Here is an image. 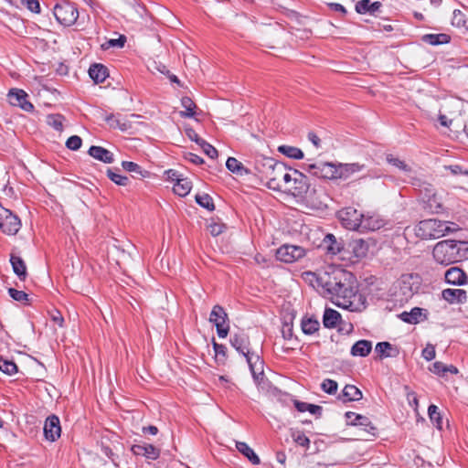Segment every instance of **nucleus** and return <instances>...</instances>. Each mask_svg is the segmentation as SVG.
<instances>
[{
  "label": "nucleus",
  "instance_id": "3",
  "mask_svg": "<svg viewBox=\"0 0 468 468\" xmlns=\"http://www.w3.org/2000/svg\"><path fill=\"white\" fill-rule=\"evenodd\" d=\"M459 245H465V242H456L452 239L438 242L432 250L434 260L445 266L459 261L463 256L460 253L461 248Z\"/></svg>",
  "mask_w": 468,
  "mask_h": 468
},
{
  "label": "nucleus",
  "instance_id": "54",
  "mask_svg": "<svg viewBox=\"0 0 468 468\" xmlns=\"http://www.w3.org/2000/svg\"><path fill=\"white\" fill-rule=\"evenodd\" d=\"M126 42V37L121 35L118 38L110 39L105 44L102 45V48H122Z\"/></svg>",
  "mask_w": 468,
  "mask_h": 468
},
{
  "label": "nucleus",
  "instance_id": "44",
  "mask_svg": "<svg viewBox=\"0 0 468 468\" xmlns=\"http://www.w3.org/2000/svg\"><path fill=\"white\" fill-rule=\"evenodd\" d=\"M319 322L317 320L308 318L302 321V330L305 335H312L319 329Z\"/></svg>",
  "mask_w": 468,
  "mask_h": 468
},
{
  "label": "nucleus",
  "instance_id": "52",
  "mask_svg": "<svg viewBox=\"0 0 468 468\" xmlns=\"http://www.w3.org/2000/svg\"><path fill=\"white\" fill-rule=\"evenodd\" d=\"M303 169L314 176L321 177L322 175V162L313 164H303Z\"/></svg>",
  "mask_w": 468,
  "mask_h": 468
},
{
  "label": "nucleus",
  "instance_id": "48",
  "mask_svg": "<svg viewBox=\"0 0 468 468\" xmlns=\"http://www.w3.org/2000/svg\"><path fill=\"white\" fill-rule=\"evenodd\" d=\"M215 357L218 364H224L227 358V347L224 345L213 342Z\"/></svg>",
  "mask_w": 468,
  "mask_h": 468
},
{
  "label": "nucleus",
  "instance_id": "29",
  "mask_svg": "<svg viewBox=\"0 0 468 468\" xmlns=\"http://www.w3.org/2000/svg\"><path fill=\"white\" fill-rule=\"evenodd\" d=\"M421 40L431 46H438L441 44H448L451 41V37L444 33L426 34L421 37Z\"/></svg>",
  "mask_w": 468,
  "mask_h": 468
},
{
  "label": "nucleus",
  "instance_id": "18",
  "mask_svg": "<svg viewBox=\"0 0 468 468\" xmlns=\"http://www.w3.org/2000/svg\"><path fill=\"white\" fill-rule=\"evenodd\" d=\"M444 277L446 282L452 285H463L467 280L465 272L458 267H452L447 270Z\"/></svg>",
  "mask_w": 468,
  "mask_h": 468
},
{
  "label": "nucleus",
  "instance_id": "47",
  "mask_svg": "<svg viewBox=\"0 0 468 468\" xmlns=\"http://www.w3.org/2000/svg\"><path fill=\"white\" fill-rule=\"evenodd\" d=\"M0 370L6 375L12 376L17 372V366L14 361L0 357Z\"/></svg>",
  "mask_w": 468,
  "mask_h": 468
},
{
  "label": "nucleus",
  "instance_id": "42",
  "mask_svg": "<svg viewBox=\"0 0 468 468\" xmlns=\"http://www.w3.org/2000/svg\"><path fill=\"white\" fill-rule=\"evenodd\" d=\"M351 424L355 426H363L365 427L366 431L372 434H374L376 431V428L371 424V421L366 416L356 415V419L351 420Z\"/></svg>",
  "mask_w": 468,
  "mask_h": 468
},
{
  "label": "nucleus",
  "instance_id": "16",
  "mask_svg": "<svg viewBox=\"0 0 468 468\" xmlns=\"http://www.w3.org/2000/svg\"><path fill=\"white\" fill-rule=\"evenodd\" d=\"M103 120L112 129H119L122 132H126L132 128V122L126 117H121L119 114L105 115Z\"/></svg>",
  "mask_w": 468,
  "mask_h": 468
},
{
  "label": "nucleus",
  "instance_id": "1",
  "mask_svg": "<svg viewBox=\"0 0 468 468\" xmlns=\"http://www.w3.org/2000/svg\"><path fill=\"white\" fill-rule=\"evenodd\" d=\"M304 279L336 306L351 312L366 308L365 298L357 292V281L353 273L334 265L316 271L304 272Z\"/></svg>",
  "mask_w": 468,
  "mask_h": 468
},
{
  "label": "nucleus",
  "instance_id": "9",
  "mask_svg": "<svg viewBox=\"0 0 468 468\" xmlns=\"http://www.w3.org/2000/svg\"><path fill=\"white\" fill-rule=\"evenodd\" d=\"M228 314L224 308L220 305H215L210 313L209 321L216 325L218 335L225 338L229 330V324H226Z\"/></svg>",
  "mask_w": 468,
  "mask_h": 468
},
{
  "label": "nucleus",
  "instance_id": "61",
  "mask_svg": "<svg viewBox=\"0 0 468 468\" xmlns=\"http://www.w3.org/2000/svg\"><path fill=\"white\" fill-rule=\"evenodd\" d=\"M436 352L434 346L428 344L426 347L422 350V356L427 361H431L435 358Z\"/></svg>",
  "mask_w": 468,
  "mask_h": 468
},
{
  "label": "nucleus",
  "instance_id": "7",
  "mask_svg": "<svg viewBox=\"0 0 468 468\" xmlns=\"http://www.w3.org/2000/svg\"><path fill=\"white\" fill-rule=\"evenodd\" d=\"M361 212L354 207H348L338 211L337 216L342 225L349 230H358L361 224Z\"/></svg>",
  "mask_w": 468,
  "mask_h": 468
},
{
  "label": "nucleus",
  "instance_id": "40",
  "mask_svg": "<svg viewBox=\"0 0 468 468\" xmlns=\"http://www.w3.org/2000/svg\"><path fill=\"white\" fill-rule=\"evenodd\" d=\"M422 314V309L414 307L410 312H403L399 317L402 321L408 324H417L420 322V318Z\"/></svg>",
  "mask_w": 468,
  "mask_h": 468
},
{
  "label": "nucleus",
  "instance_id": "14",
  "mask_svg": "<svg viewBox=\"0 0 468 468\" xmlns=\"http://www.w3.org/2000/svg\"><path fill=\"white\" fill-rule=\"evenodd\" d=\"M131 451L134 455L144 456L149 460H156L160 456V450L148 443L133 444Z\"/></svg>",
  "mask_w": 468,
  "mask_h": 468
},
{
  "label": "nucleus",
  "instance_id": "15",
  "mask_svg": "<svg viewBox=\"0 0 468 468\" xmlns=\"http://www.w3.org/2000/svg\"><path fill=\"white\" fill-rule=\"evenodd\" d=\"M277 164L273 158L259 156L255 159L254 168L256 172L262 177L267 179L269 173H271L272 167Z\"/></svg>",
  "mask_w": 468,
  "mask_h": 468
},
{
  "label": "nucleus",
  "instance_id": "64",
  "mask_svg": "<svg viewBox=\"0 0 468 468\" xmlns=\"http://www.w3.org/2000/svg\"><path fill=\"white\" fill-rule=\"evenodd\" d=\"M165 173L167 175L168 180L173 181L175 183L177 182V179H180L182 177L181 175L174 169H169Z\"/></svg>",
  "mask_w": 468,
  "mask_h": 468
},
{
  "label": "nucleus",
  "instance_id": "34",
  "mask_svg": "<svg viewBox=\"0 0 468 468\" xmlns=\"http://www.w3.org/2000/svg\"><path fill=\"white\" fill-rule=\"evenodd\" d=\"M227 168L237 175H248L250 171L246 168L241 162H239L235 157H229L226 162Z\"/></svg>",
  "mask_w": 468,
  "mask_h": 468
},
{
  "label": "nucleus",
  "instance_id": "19",
  "mask_svg": "<svg viewBox=\"0 0 468 468\" xmlns=\"http://www.w3.org/2000/svg\"><path fill=\"white\" fill-rule=\"evenodd\" d=\"M231 346L240 354L245 356L250 352V339L244 333L234 334L230 337Z\"/></svg>",
  "mask_w": 468,
  "mask_h": 468
},
{
  "label": "nucleus",
  "instance_id": "49",
  "mask_svg": "<svg viewBox=\"0 0 468 468\" xmlns=\"http://www.w3.org/2000/svg\"><path fill=\"white\" fill-rule=\"evenodd\" d=\"M428 414L431 420L436 425L438 429H441L442 419L441 413L438 411V407L435 405L429 406Z\"/></svg>",
  "mask_w": 468,
  "mask_h": 468
},
{
  "label": "nucleus",
  "instance_id": "23",
  "mask_svg": "<svg viewBox=\"0 0 468 468\" xmlns=\"http://www.w3.org/2000/svg\"><path fill=\"white\" fill-rule=\"evenodd\" d=\"M89 154L105 164H112L114 161L113 154L101 146H90L89 149Z\"/></svg>",
  "mask_w": 468,
  "mask_h": 468
},
{
  "label": "nucleus",
  "instance_id": "62",
  "mask_svg": "<svg viewBox=\"0 0 468 468\" xmlns=\"http://www.w3.org/2000/svg\"><path fill=\"white\" fill-rule=\"evenodd\" d=\"M224 226L221 224L213 223L208 226L209 232L212 236H218L223 232Z\"/></svg>",
  "mask_w": 468,
  "mask_h": 468
},
{
  "label": "nucleus",
  "instance_id": "6",
  "mask_svg": "<svg viewBox=\"0 0 468 468\" xmlns=\"http://www.w3.org/2000/svg\"><path fill=\"white\" fill-rule=\"evenodd\" d=\"M290 177L291 183L285 186L283 191H288L297 197H304L310 187L307 176L302 172L293 169L291 172Z\"/></svg>",
  "mask_w": 468,
  "mask_h": 468
},
{
  "label": "nucleus",
  "instance_id": "22",
  "mask_svg": "<svg viewBox=\"0 0 468 468\" xmlns=\"http://www.w3.org/2000/svg\"><path fill=\"white\" fill-rule=\"evenodd\" d=\"M360 221L361 224L359 225V229L357 230L360 232L367 230L374 231L379 229L383 225L382 220L379 219L378 217L364 214H362Z\"/></svg>",
  "mask_w": 468,
  "mask_h": 468
},
{
  "label": "nucleus",
  "instance_id": "36",
  "mask_svg": "<svg viewBox=\"0 0 468 468\" xmlns=\"http://www.w3.org/2000/svg\"><path fill=\"white\" fill-rule=\"evenodd\" d=\"M386 161L392 166L396 167L399 171L404 172L407 175H410L412 171L410 165L405 163V161L399 159L397 156H394L391 154L386 155Z\"/></svg>",
  "mask_w": 468,
  "mask_h": 468
},
{
  "label": "nucleus",
  "instance_id": "20",
  "mask_svg": "<svg viewBox=\"0 0 468 468\" xmlns=\"http://www.w3.org/2000/svg\"><path fill=\"white\" fill-rule=\"evenodd\" d=\"M441 295L449 303H463L467 300V293L463 289H444Z\"/></svg>",
  "mask_w": 468,
  "mask_h": 468
},
{
  "label": "nucleus",
  "instance_id": "55",
  "mask_svg": "<svg viewBox=\"0 0 468 468\" xmlns=\"http://www.w3.org/2000/svg\"><path fill=\"white\" fill-rule=\"evenodd\" d=\"M63 117L61 115H49L48 117V123L57 131L63 129Z\"/></svg>",
  "mask_w": 468,
  "mask_h": 468
},
{
  "label": "nucleus",
  "instance_id": "4",
  "mask_svg": "<svg viewBox=\"0 0 468 468\" xmlns=\"http://www.w3.org/2000/svg\"><path fill=\"white\" fill-rule=\"evenodd\" d=\"M292 169L282 162H277L267 177L266 186L274 191H283L286 185L291 183V172Z\"/></svg>",
  "mask_w": 468,
  "mask_h": 468
},
{
  "label": "nucleus",
  "instance_id": "26",
  "mask_svg": "<svg viewBox=\"0 0 468 468\" xmlns=\"http://www.w3.org/2000/svg\"><path fill=\"white\" fill-rule=\"evenodd\" d=\"M10 262L14 272L21 281H25L27 276V266L21 257L11 254Z\"/></svg>",
  "mask_w": 468,
  "mask_h": 468
},
{
  "label": "nucleus",
  "instance_id": "63",
  "mask_svg": "<svg viewBox=\"0 0 468 468\" xmlns=\"http://www.w3.org/2000/svg\"><path fill=\"white\" fill-rule=\"evenodd\" d=\"M187 136L194 142H196L199 146L201 145V142L205 141L200 138L197 133L193 129H186V131Z\"/></svg>",
  "mask_w": 468,
  "mask_h": 468
},
{
  "label": "nucleus",
  "instance_id": "59",
  "mask_svg": "<svg viewBox=\"0 0 468 468\" xmlns=\"http://www.w3.org/2000/svg\"><path fill=\"white\" fill-rule=\"evenodd\" d=\"M21 4L33 13H40V5L37 0H21Z\"/></svg>",
  "mask_w": 468,
  "mask_h": 468
},
{
  "label": "nucleus",
  "instance_id": "25",
  "mask_svg": "<svg viewBox=\"0 0 468 468\" xmlns=\"http://www.w3.org/2000/svg\"><path fill=\"white\" fill-rule=\"evenodd\" d=\"M339 399L344 402L358 401L362 399V392L354 385H346Z\"/></svg>",
  "mask_w": 468,
  "mask_h": 468
},
{
  "label": "nucleus",
  "instance_id": "30",
  "mask_svg": "<svg viewBox=\"0 0 468 468\" xmlns=\"http://www.w3.org/2000/svg\"><path fill=\"white\" fill-rule=\"evenodd\" d=\"M375 349L381 357H395L399 355V349L388 342L378 343Z\"/></svg>",
  "mask_w": 468,
  "mask_h": 468
},
{
  "label": "nucleus",
  "instance_id": "28",
  "mask_svg": "<svg viewBox=\"0 0 468 468\" xmlns=\"http://www.w3.org/2000/svg\"><path fill=\"white\" fill-rule=\"evenodd\" d=\"M372 349V343L368 340H359L351 348V355L354 356H367Z\"/></svg>",
  "mask_w": 468,
  "mask_h": 468
},
{
  "label": "nucleus",
  "instance_id": "60",
  "mask_svg": "<svg viewBox=\"0 0 468 468\" xmlns=\"http://www.w3.org/2000/svg\"><path fill=\"white\" fill-rule=\"evenodd\" d=\"M292 438L297 444L306 448L309 447L310 440L303 432H297L296 434H292Z\"/></svg>",
  "mask_w": 468,
  "mask_h": 468
},
{
  "label": "nucleus",
  "instance_id": "46",
  "mask_svg": "<svg viewBox=\"0 0 468 468\" xmlns=\"http://www.w3.org/2000/svg\"><path fill=\"white\" fill-rule=\"evenodd\" d=\"M197 203L202 207L207 208L209 211L215 209L212 197L207 194H199L196 196Z\"/></svg>",
  "mask_w": 468,
  "mask_h": 468
},
{
  "label": "nucleus",
  "instance_id": "24",
  "mask_svg": "<svg viewBox=\"0 0 468 468\" xmlns=\"http://www.w3.org/2000/svg\"><path fill=\"white\" fill-rule=\"evenodd\" d=\"M381 3L378 1L371 3L370 0H360L356 4L355 9L356 13L364 15H374L381 7Z\"/></svg>",
  "mask_w": 468,
  "mask_h": 468
},
{
  "label": "nucleus",
  "instance_id": "5",
  "mask_svg": "<svg viewBox=\"0 0 468 468\" xmlns=\"http://www.w3.org/2000/svg\"><path fill=\"white\" fill-rule=\"evenodd\" d=\"M53 14L58 22L66 27L72 26L79 17L76 5L66 0H61L54 6Z\"/></svg>",
  "mask_w": 468,
  "mask_h": 468
},
{
  "label": "nucleus",
  "instance_id": "12",
  "mask_svg": "<svg viewBox=\"0 0 468 468\" xmlns=\"http://www.w3.org/2000/svg\"><path fill=\"white\" fill-rule=\"evenodd\" d=\"M8 100L13 106L20 107L26 112H32L34 106L27 101V94L23 90L12 89L8 92Z\"/></svg>",
  "mask_w": 468,
  "mask_h": 468
},
{
  "label": "nucleus",
  "instance_id": "53",
  "mask_svg": "<svg viewBox=\"0 0 468 468\" xmlns=\"http://www.w3.org/2000/svg\"><path fill=\"white\" fill-rule=\"evenodd\" d=\"M337 388V382L330 378L324 379L321 384L322 390L330 395L335 394Z\"/></svg>",
  "mask_w": 468,
  "mask_h": 468
},
{
  "label": "nucleus",
  "instance_id": "39",
  "mask_svg": "<svg viewBox=\"0 0 468 468\" xmlns=\"http://www.w3.org/2000/svg\"><path fill=\"white\" fill-rule=\"evenodd\" d=\"M352 252L356 258H364L367 254L368 251V244L359 239H356L351 243Z\"/></svg>",
  "mask_w": 468,
  "mask_h": 468
},
{
  "label": "nucleus",
  "instance_id": "38",
  "mask_svg": "<svg viewBox=\"0 0 468 468\" xmlns=\"http://www.w3.org/2000/svg\"><path fill=\"white\" fill-rule=\"evenodd\" d=\"M191 188V182L187 178L184 177L177 179V182L175 183L173 186L174 192L180 197L186 196L190 192Z\"/></svg>",
  "mask_w": 468,
  "mask_h": 468
},
{
  "label": "nucleus",
  "instance_id": "31",
  "mask_svg": "<svg viewBox=\"0 0 468 468\" xmlns=\"http://www.w3.org/2000/svg\"><path fill=\"white\" fill-rule=\"evenodd\" d=\"M341 319V314L331 308H326L324 313L323 323L326 328H335Z\"/></svg>",
  "mask_w": 468,
  "mask_h": 468
},
{
  "label": "nucleus",
  "instance_id": "11",
  "mask_svg": "<svg viewBox=\"0 0 468 468\" xmlns=\"http://www.w3.org/2000/svg\"><path fill=\"white\" fill-rule=\"evenodd\" d=\"M420 284L419 275L413 273L403 274L399 281V290L405 298L411 297L419 290Z\"/></svg>",
  "mask_w": 468,
  "mask_h": 468
},
{
  "label": "nucleus",
  "instance_id": "57",
  "mask_svg": "<svg viewBox=\"0 0 468 468\" xmlns=\"http://www.w3.org/2000/svg\"><path fill=\"white\" fill-rule=\"evenodd\" d=\"M82 140L80 136L72 135L67 140L66 146L70 150L76 151L80 148Z\"/></svg>",
  "mask_w": 468,
  "mask_h": 468
},
{
  "label": "nucleus",
  "instance_id": "8",
  "mask_svg": "<svg viewBox=\"0 0 468 468\" xmlns=\"http://www.w3.org/2000/svg\"><path fill=\"white\" fill-rule=\"evenodd\" d=\"M305 255V250L301 246L285 244L281 246L276 251V258L280 261L292 263Z\"/></svg>",
  "mask_w": 468,
  "mask_h": 468
},
{
  "label": "nucleus",
  "instance_id": "27",
  "mask_svg": "<svg viewBox=\"0 0 468 468\" xmlns=\"http://www.w3.org/2000/svg\"><path fill=\"white\" fill-rule=\"evenodd\" d=\"M89 75L95 83H101L108 77V69L102 64H93L90 67Z\"/></svg>",
  "mask_w": 468,
  "mask_h": 468
},
{
  "label": "nucleus",
  "instance_id": "10",
  "mask_svg": "<svg viewBox=\"0 0 468 468\" xmlns=\"http://www.w3.org/2000/svg\"><path fill=\"white\" fill-rule=\"evenodd\" d=\"M20 227L19 218L14 215L11 210L2 208L0 211V229L3 232L8 235H15L18 232Z\"/></svg>",
  "mask_w": 468,
  "mask_h": 468
},
{
  "label": "nucleus",
  "instance_id": "51",
  "mask_svg": "<svg viewBox=\"0 0 468 468\" xmlns=\"http://www.w3.org/2000/svg\"><path fill=\"white\" fill-rule=\"evenodd\" d=\"M9 296L16 302L23 303H29L28 294L23 291H18L14 288L8 290Z\"/></svg>",
  "mask_w": 468,
  "mask_h": 468
},
{
  "label": "nucleus",
  "instance_id": "50",
  "mask_svg": "<svg viewBox=\"0 0 468 468\" xmlns=\"http://www.w3.org/2000/svg\"><path fill=\"white\" fill-rule=\"evenodd\" d=\"M108 177L118 186H125L129 184V178L125 176L113 172L112 169L107 170Z\"/></svg>",
  "mask_w": 468,
  "mask_h": 468
},
{
  "label": "nucleus",
  "instance_id": "43",
  "mask_svg": "<svg viewBox=\"0 0 468 468\" xmlns=\"http://www.w3.org/2000/svg\"><path fill=\"white\" fill-rule=\"evenodd\" d=\"M324 242L328 244L327 250L329 253L335 255L341 251V244L337 242L333 234H327L325 236Z\"/></svg>",
  "mask_w": 468,
  "mask_h": 468
},
{
  "label": "nucleus",
  "instance_id": "41",
  "mask_svg": "<svg viewBox=\"0 0 468 468\" xmlns=\"http://www.w3.org/2000/svg\"><path fill=\"white\" fill-rule=\"evenodd\" d=\"M320 178L337 179V165L322 162V175Z\"/></svg>",
  "mask_w": 468,
  "mask_h": 468
},
{
  "label": "nucleus",
  "instance_id": "56",
  "mask_svg": "<svg viewBox=\"0 0 468 468\" xmlns=\"http://www.w3.org/2000/svg\"><path fill=\"white\" fill-rule=\"evenodd\" d=\"M200 147L202 148L204 153L211 159H215L218 157V150L207 142L202 141Z\"/></svg>",
  "mask_w": 468,
  "mask_h": 468
},
{
  "label": "nucleus",
  "instance_id": "33",
  "mask_svg": "<svg viewBox=\"0 0 468 468\" xmlns=\"http://www.w3.org/2000/svg\"><path fill=\"white\" fill-rule=\"evenodd\" d=\"M236 448L240 453H242L244 456H246L251 462V463H253V464L260 463L261 461H260L259 456L254 452V451L246 442L237 441Z\"/></svg>",
  "mask_w": 468,
  "mask_h": 468
},
{
  "label": "nucleus",
  "instance_id": "35",
  "mask_svg": "<svg viewBox=\"0 0 468 468\" xmlns=\"http://www.w3.org/2000/svg\"><path fill=\"white\" fill-rule=\"evenodd\" d=\"M278 152L289 158L295 160H301L304 156L303 151L300 148L292 145H280L278 147Z\"/></svg>",
  "mask_w": 468,
  "mask_h": 468
},
{
  "label": "nucleus",
  "instance_id": "32",
  "mask_svg": "<svg viewBox=\"0 0 468 468\" xmlns=\"http://www.w3.org/2000/svg\"><path fill=\"white\" fill-rule=\"evenodd\" d=\"M452 25L461 29L463 33L468 32V20L459 9H455L452 13Z\"/></svg>",
  "mask_w": 468,
  "mask_h": 468
},
{
  "label": "nucleus",
  "instance_id": "37",
  "mask_svg": "<svg viewBox=\"0 0 468 468\" xmlns=\"http://www.w3.org/2000/svg\"><path fill=\"white\" fill-rule=\"evenodd\" d=\"M181 105L185 111L180 112V116L184 118H191L196 114L197 105L189 97H183L181 99Z\"/></svg>",
  "mask_w": 468,
  "mask_h": 468
},
{
  "label": "nucleus",
  "instance_id": "58",
  "mask_svg": "<svg viewBox=\"0 0 468 468\" xmlns=\"http://www.w3.org/2000/svg\"><path fill=\"white\" fill-rule=\"evenodd\" d=\"M429 369L431 373L438 376H444L446 374V365L440 361L434 362Z\"/></svg>",
  "mask_w": 468,
  "mask_h": 468
},
{
  "label": "nucleus",
  "instance_id": "21",
  "mask_svg": "<svg viewBox=\"0 0 468 468\" xmlns=\"http://www.w3.org/2000/svg\"><path fill=\"white\" fill-rule=\"evenodd\" d=\"M244 356L254 378H258L260 375L263 374V361L259 355L250 351Z\"/></svg>",
  "mask_w": 468,
  "mask_h": 468
},
{
  "label": "nucleus",
  "instance_id": "45",
  "mask_svg": "<svg viewBox=\"0 0 468 468\" xmlns=\"http://www.w3.org/2000/svg\"><path fill=\"white\" fill-rule=\"evenodd\" d=\"M122 166L124 170L139 175L141 177H145L148 175L147 171L143 170L139 165L133 162L123 161Z\"/></svg>",
  "mask_w": 468,
  "mask_h": 468
},
{
  "label": "nucleus",
  "instance_id": "2",
  "mask_svg": "<svg viewBox=\"0 0 468 468\" xmlns=\"http://www.w3.org/2000/svg\"><path fill=\"white\" fill-rule=\"evenodd\" d=\"M456 224L435 218L421 220L416 227V234L423 239H439L449 232L457 230Z\"/></svg>",
  "mask_w": 468,
  "mask_h": 468
},
{
  "label": "nucleus",
  "instance_id": "13",
  "mask_svg": "<svg viewBox=\"0 0 468 468\" xmlns=\"http://www.w3.org/2000/svg\"><path fill=\"white\" fill-rule=\"evenodd\" d=\"M60 433L61 427L59 419L55 415L48 417L44 424V434L46 439L50 441H55L60 437Z\"/></svg>",
  "mask_w": 468,
  "mask_h": 468
},
{
  "label": "nucleus",
  "instance_id": "17",
  "mask_svg": "<svg viewBox=\"0 0 468 468\" xmlns=\"http://www.w3.org/2000/svg\"><path fill=\"white\" fill-rule=\"evenodd\" d=\"M365 169L364 165L357 163L352 164H338L337 165V179H348L353 175L359 173Z\"/></svg>",
  "mask_w": 468,
  "mask_h": 468
}]
</instances>
